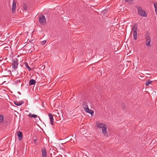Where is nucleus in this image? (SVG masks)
<instances>
[{
  "instance_id": "7ed1b4c3",
  "label": "nucleus",
  "mask_w": 157,
  "mask_h": 157,
  "mask_svg": "<svg viewBox=\"0 0 157 157\" xmlns=\"http://www.w3.org/2000/svg\"><path fill=\"white\" fill-rule=\"evenodd\" d=\"M138 13L140 16L144 17H146L147 14L146 12L144 10H142L141 7H137Z\"/></svg>"
},
{
  "instance_id": "9d476101",
  "label": "nucleus",
  "mask_w": 157,
  "mask_h": 157,
  "mask_svg": "<svg viewBox=\"0 0 157 157\" xmlns=\"http://www.w3.org/2000/svg\"><path fill=\"white\" fill-rule=\"evenodd\" d=\"M41 151L42 157H47V152L45 148H42Z\"/></svg>"
},
{
  "instance_id": "ddd939ff",
  "label": "nucleus",
  "mask_w": 157,
  "mask_h": 157,
  "mask_svg": "<svg viewBox=\"0 0 157 157\" xmlns=\"http://www.w3.org/2000/svg\"><path fill=\"white\" fill-rule=\"evenodd\" d=\"M49 117L51 121V124L52 125H53L54 123V119L51 113L49 114Z\"/></svg>"
},
{
  "instance_id": "b1692460",
  "label": "nucleus",
  "mask_w": 157,
  "mask_h": 157,
  "mask_svg": "<svg viewBox=\"0 0 157 157\" xmlns=\"http://www.w3.org/2000/svg\"><path fill=\"white\" fill-rule=\"evenodd\" d=\"M36 139H34V143H36Z\"/></svg>"
},
{
  "instance_id": "2eb2a0df",
  "label": "nucleus",
  "mask_w": 157,
  "mask_h": 157,
  "mask_svg": "<svg viewBox=\"0 0 157 157\" xmlns=\"http://www.w3.org/2000/svg\"><path fill=\"white\" fill-rule=\"evenodd\" d=\"M36 83L34 79H31L29 81V84L30 85H32L35 84Z\"/></svg>"
},
{
  "instance_id": "6e6552de",
  "label": "nucleus",
  "mask_w": 157,
  "mask_h": 157,
  "mask_svg": "<svg viewBox=\"0 0 157 157\" xmlns=\"http://www.w3.org/2000/svg\"><path fill=\"white\" fill-rule=\"evenodd\" d=\"M16 2L13 0V4L12 6V13H14L16 7Z\"/></svg>"
},
{
  "instance_id": "39448f33",
  "label": "nucleus",
  "mask_w": 157,
  "mask_h": 157,
  "mask_svg": "<svg viewBox=\"0 0 157 157\" xmlns=\"http://www.w3.org/2000/svg\"><path fill=\"white\" fill-rule=\"evenodd\" d=\"M39 22L41 24H43L45 23V17L43 15L40 16L39 17Z\"/></svg>"
},
{
  "instance_id": "1a4fd4ad",
  "label": "nucleus",
  "mask_w": 157,
  "mask_h": 157,
  "mask_svg": "<svg viewBox=\"0 0 157 157\" xmlns=\"http://www.w3.org/2000/svg\"><path fill=\"white\" fill-rule=\"evenodd\" d=\"M84 109L86 112L90 113L91 115L93 114L94 113L93 111L92 110L89 109L88 107Z\"/></svg>"
},
{
  "instance_id": "aec40b11",
  "label": "nucleus",
  "mask_w": 157,
  "mask_h": 157,
  "mask_svg": "<svg viewBox=\"0 0 157 157\" xmlns=\"http://www.w3.org/2000/svg\"><path fill=\"white\" fill-rule=\"evenodd\" d=\"M152 82V81H151L150 80H149L147 81L145 83V84L146 86H147L149 84H151V82Z\"/></svg>"
},
{
  "instance_id": "9b49d317",
  "label": "nucleus",
  "mask_w": 157,
  "mask_h": 157,
  "mask_svg": "<svg viewBox=\"0 0 157 157\" xmlns=\"http://www.w3.org/2000/svg\"><path fill=\"white\" fill-rule=\"evenodd\" d=\"M17 135L19 138V139L20 140H21L22 139L23 134L20 131H18L17 132Z\"/></svg>"
},
{
  "instance_id": "393cba45",
  "label": "nucleus",
  "mask_w": 157,
  "mask_h": 157,
  "mask_svg": "<svg viewBox=\"0 0 157 157\" xmlns=\"http://www.w3.org/2000/svg\"><path fill=\"white\" fill-rule=\"evenodd\" d=\"M103 128H104V127H101V128H102V129Z\"/></svg>"
},
{
  "instance_id": "f257e3e1",
  "label": "nucleus",
  "mask_w": 157,
  "mask_h": 157,
  "mask_svg": "<svg viewBox=\"0 0 157 157\" xmlns=\"http://www.w3.org/2000/svg\"><path fill=\"white\" fill-rule=\"evenodd\" d=\"M137 27L136 25H134L132 28V31L133 32V37L134 40H136L137 38Z\"/></svg>"
},
{
  "instance_id": "0eeeda50",
  "label": "nucleus",
  "mask_w": 157,
  "mask_h": 157,
  "mask_svg": "<svg viewBox=\"0 0 157 157\" xmlns=\"http://www.w3.org/2000/svg\"><path fill=\"white\" fill-rule=\"evenodd\" d=\"M18 64V61L17 60L14 61L13 63L12 64V67L14 68V70H16L17 69Z\"/></svg>"
},
{
  "instance_id": "423d86ee",
  "label": "nucleus",
  "mask_w": 157,
  "mask_h": 157,
  "mask_svg": "<svg viewBox=\"0 0 157 157\" xmlns=\"http://www.w3.org/2000/svg\"><path fill=\"white\" fill-rule=\"evenodd\" d=\"M96 125L98 128H101V127H104L106 124L103 123H101L99 122H96Z\"/></svg>"
},
{
  "instance_id": "4468645a",
  "label": "nucleus",
  "mask_w": 157,
  "mask_h": 157,
  "mask_svg": "<svg viewBox=\"0 0 157 157\" xmlns=\"http://www.w3.org/2000/svg\"><path fill=\"white\" fill-rule=\"evenodd\" d=\"M27 6L26 5L25 3H23L22 4V9L23 11L25 10L26 11L27 9Z\"/></svg>"
},
{
  "instance_id": "f8f14e48",
  "label": "nucleus",
  "mask_w": 157,
  "mask_h": 157,
  "mask_svg": "<svg viewBox=\"0 0 157 157\" xmlns=\"http://www.w3.org/2000/svg\"><path fill=\"white\" fill-rule=\"evenodd\" d=\"M14 104L17 106H20L22 105L24 102V101H14Z\"/></svg>"
},
{
  "instance_id": "412c9836",
  "label": "nucleus",
  "mask_w": 157,
  "mask_h": 157,
  "mask_svg": "<svg viewBox=\"0 0 157 157\" xmlns=\"http://www.w3.org/2000/svg\"><path fill=\"white\" fill-rule=\"evenodd\" d=\"M25 66L28 69L29 71L31 70L30 67H29V66L28 65V64L27 63L25 64Z\"/></svg>"
},
{
  "instance_id": "6ab92c4d",
  "label": "nucleus",
  "mask_w": 157,
  "mask_h": 157,
  "mask_svg": "<svg viewBox=\"0 0 157 157\" xmlns=\"http://www.w3.org/2000/svg\"><path fill=\"white\" fill-rule=\"evenodd\" d=\"M83 107L84 109L86 108H87L88 107V106L86 104V103L85 102H83Z\"/></svg>"
},
{
  "instance_id": "a211bd4d",
  "label": "nucleus",
  "mask_w": 157,
  "mask_h": 157,
  "mask_svg": "<svg viewBox=\"0 0 157 157\" xmlns=\"http://www.w3.org/2000/svg\"><path fill=\"white\" fill-rule=\"evenodd\" d=\"M154 5L155 8V12L156 13V14L157 15V3L156 2H154Z\"/></svg>"
},
{
  "instance_id": "4be33fe9",
  "label": "nucleus",
  "mask_w": 157,
  "mask_h": 157,
  "mask_svg": "<svg viewBox=\"0 0 157 157\" xmlns=\"http://www.w3.org/2000/svg\"><path fill=\"white\" fill-rule=\"evenodd\" d=\"M125 2H128L130 4L132 3L133 2V0H124Z\"/></svg>"
},
{
  "instance_id": "f3484780",
  "label": "nucleus",
  "mask_w": 157,
  "mask_h": 157,
  "mask_svg": "<svg viewBox=\"0 0 157 157\" xmlns=\"http://www.w3.org/2000/svg\"><path fill=\"white\" fill-rule=\"evenodd\" d=\"M4 120V116L3 114H1L0 115V122L1 123L3 122Z\"/></svg>"
},
{
  "instance_id": "5701e85b",
  "label": "nucleus",
  "mask_w": 157,
  "mask_h": 157,
  "mask_svg": "<svg viewBox=\"0 0 157 157\" xmlns=\"http://www.w3.org/2000/svg\"><path fill=\"white\" fill-rule=\"evenodd\" d=\"M46 42V40H44V41H42L41 42V44L42 45H44V44Z\"/></svg>"
},
{
  "instance_id": "20e7f679",
  "label": "nucleus",
  "mask_w": 157,
  "mask_h": 157,
  "mask_svg": "<svg viewBox=\"0 0 157 157\" xmlns=\"http://www.w3.org/2000/svg\"><path fill=\"white\" fill-rule=\"evenodd\" d=\"M107 126L106 124L104 127V128H103L102 129H101L102 132V134L104 135V136H108V132L107 131Z\"/></svg>"
},
{
  "instance_id": "dca6fc26",
  "label": "nucleus",
  "mask_w": 157,
  "mask_h": 157,
  "mask_svg": "<svg viewBox=\"0 0 157 157\" xmlns=\"http://www.w3.org/2000/svg\"><path fill=\"white\" fill-rule=\"evenodd\" d=\"M28 116L30 117H33L34 118H35L37 117V115L34 114H32L30 113L28 115Z\"/></svg>"
},
{
  "instance_id": "f03ea898",
  "label": "nucleus",
  "mask_w": 157,
  "mask_h": 157,
  "mask_svg": "<svg viewBox=\"0 0 157 157\" xmlns=\"http://www.w3.org/2000/svg\"><path fill=\"white\" fill-rule=\"evenodd\" d=\"M146 40V44L148 47H151V38L148 33H146L145 37Z\"/></svg>"
}]
</instances>
